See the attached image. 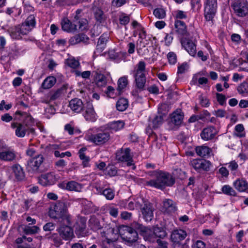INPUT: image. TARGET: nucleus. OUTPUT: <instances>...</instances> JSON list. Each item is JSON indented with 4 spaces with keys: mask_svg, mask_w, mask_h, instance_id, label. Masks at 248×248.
Listing matches in <instances>:
<instances>
[{
    "mask_svg": "<svg viewBox=\"0 0 248 248\" xmlns=\"http://www.w3.org/2000/svg\"><path fill=\"white\" fill-rule=\"evenodd\" d=\"M170 105L167 103L161 104L158 108V112L159 115H162L163 117L165 116L170 110Z\"/></svg>",
    "mask_w": 248,
    "mask_h": 248,
    "instance_id": "37998d69",
    "label": "nucleus"
},
{
    "mask_svg": "<svg viewBox=\"0 0 248 248\" xmlns=\"http://www.w3.org/2000/svg\"><path fill=\"white\" fill-rule=\"evenodd\" d=\"M117 159L122 162H126L128 166H133L132 169L135 170L136 166L133 163L132 156L130 155V149L129 148L121 149L116 154Z\"/></svg>",
    "mask_w": 248,
    "mask_h": 248,
    "instance_id": "4468645a",
    "label": "nucleus"
},
{
    "mask_svg": "<svg viewBox=\"0 0 248 248\" xmlns=\"http://www.w3.org/2000/svg\"><path fill=\"white\" fill-rule=\"evenodd\" d=\"M8 31L11 37L14 39H20L21 35L28 34L27 32V30L23 28L21 24L11 27Z\"/></svg>",
    "mask_w": 248,
    "mask_h": 248,
    "instance_id": "f3484780",
    "label": "nucleus"
},
{
    "mask_svg": "<svg viewBox=\"0 0 248 248\" xmlns=\"http://www.w3.org/2000/svg\"><path fill=\"white\" fill-rule=\"evenodd\" d=\"M152 228L157 239L161 240L167 236V232L164 228L156 225L153 226Z\"/></svg>",
    "mask_w": 248,
    "mask_h": 248,
    "instance_id": "2f4dec72",
    "label": "nucleus"
},
{
    "mask_svg": "<svg viewBox=\"0 0 248 248\" xmlns=\"http://www.w3.org/2000/svg\"><path fill=\"white\" fill-rule=\"evenodd\" d=\"M133 226L139 230V232L143 236L145 241L151 243L157 242L158 239L156 238L153 229H149L136 222H134Z\"/></svg>",
    "mask_w": 248,
    "mask_h": 248,
    "instance_id": "6e6552de",
    "label": "nucleus"
},
{
    "mask_svg": "<svg viewBox=\"0 0 248 248\" xmlns=\"http://www.w3.org/2000/svg\"><path fill=\"white\" fill-rule=\"evenodd\" d=\"M167 58L170 64H174L177 62L176 55L173 52H169L167 55Z\"/></svg>",
    "mask_w": 248,
    "mask_h": 248,
    "instance_id": "5fc2aeb1",
    "label": "nucleus"
},
{
    "mask_svg": "<svg viewBox=\"0 0 248 248\" xmlns=\"http://www.w3.org/2000/svg\"><path fill=\"white\" fill-rule=\"evenodd\" d=\"M49 217L59 223L72 224L71 216L68 213L66 204L62 202H58L49 209Z\"/></svg>",
    "mask_w": 248,
    "mask_h": 248,
    "instance_id": "f03ea898",
    "label": "nucleus"
},
{
    "mask_svg": "<svg viewBox=\"0 0 248 248\" xmlns=\"http://www.w3.org/2000/svg\"><path fill=\"white\" fill-rule=\"evenodd\" d=\"M78 38V42L80 43L82 42L83 43H87L89 40V37L84 33H79L77 34Z\"/></svg>",
    "mask_w": 248,
    "mask_h": 248,
    "instance_id": "bf43d9fd",
    "label": "nucleus"
},
{
    "mask_svg": "<svg viewBox=\"0 0 248 248\" xmlns=\"http://www.w3.org/2000/svg\"><path fill=\"white\" fill-rule=\"evenodd\" d=\"M82 0H58V1L62 4L70 5H76L81 2Z\"/></svg>",
    "mask_w": 248,
    "mask_h": 248,
    "instance_id": "4d7b16f0",
    "label": "nucleus"
},
{
    "mask_svg": "<svg viewBox=\"0 0 248 248\" xmlns=\"http://www.w3.org/2000/svg\"><path fill=\"white\" fill-rule=\"evenodd\" d=\"M182 46L187 52L192 56L196 54V47L195 44L190 40H186L181 42Z\"/></svg>",
    "mask_w": 248,
    "mask_h": 248,
    "instance_id": "393cba45",
    "label": "nucleus"
},
{
    "mask_svg": "<svg viewBox=\"0 0 248 248\" xmlns=\"http://www.w3.org/2000/svg\"><path fill=\"white\" fill-rule=\"evenodd\" d=\"M105 93L110 98H114L115 96V90L114 88L111 86H109L107 87Z\"/></svg>",
    "mask_w": 248,
    "mask_h": 248,
    "instance_id": "052dcab7",
    "label": "nucleus"
},
{
    "mask_svg": "<svg viewBox=\"0 0 248 248\" xmlns=\"http://www.w3.org/2000/svg\"><path fill=\"white\" fill-rule=\"evenodd\" d=\"M61 25L62 29L64 31L68 32H74L77 30V25L73 23L67 18L62 19L61 22Z\"/></svg>",
    "mask_w": 248,
    "mask_h": 248,
    "instance_id": "5701e85b",
    "label": "nucleus"
},
{
    "mask_svg": "<svg viewBox=\"0 0 248 248\" xmlns=\"http://www.w3.org/2000/svg\"><path fill=\"white\" fill-rule=\"evenodd\" d=\"M66 188L69 191L80 192L82 188V186L80 184L75 181H71L66 184Z\"/></svg>",
    "mask_w": 248,
    "mask_h": 248,
    "instance_id": "f704fd0d",
    "label": "nucleus"
},
{
    "mask_svg": "<svg viewBox=\"0 0 248 248\" xmlns=\"http://www.w3.org/2000/svg\"><path fill=\"white\" fill-rule=\"evenodd\" d=\"M11 127L13 128H16L15 133L18 137L23 138L25 137L26 132H28V135L31 134L29 132V127H27L21 123H12Z\"/></svg>",
    "mask_w": 248,
    "mask_h": 248,
    "instance_id": "412c9836",
    "label": "nucleus"
},
{
    "mask_svg": "<svg viewBox=\"0 0 248 248\" xmlns=\"http://www.w3.org/2000/svg\"><path fill=\"white\" fill-rule=\"evenodd\" d=\"M12 173L14 174L17 181H22L25 178V174L23 169L18 164H16L10 167Z\"/></svg>",
    "mask_w": 248,
    "mask_h": 248,
    "instance_id": "aec40b11",
    "label": "nucleus"
},
{
    "mask_svg": "<svg viewBox=\"0 0 248 248\" xmlns=\"http://www.w3.org/2000/svg\"><path fill=\"white\" fill-rule=\"evenodd\" d=\"M62 91L61 90H58L54 93H51L50 95V101L55 100L58 99L61 95Z\"/></svg>",
    "mask_w": 248,
    "mask_h": 248,
    "instance_id": "338daca9",
    "label": "nucleus"
},
{
    "mask_svg": "<svg viewBox=\"0 0 248 248\" xmlns=\"http://www.w3.org/2000/svg\"><path fill=\"white\" fill-rule=\"evenodd\" d=\"M217 8V0H207L205 4L204 15L207 21L212 20L216 15Z\"/></svg>",
    "mask_w": 248,
    "mask_h": 248,
    "instance_id": "f8f14e48",
    "label": "nucleus"
},
{
    "mask_svg": "<svg viewBox=\"0 0 248 248\" xmlns=\"http://www.w3.org/2000/svg\"><path fill=\"white\" fill-rule=\"evenodd\" d=\"M87 219L85 217L79 216L76 221L74 227L75 233L78 238L85 237L88 235V232L86 227Z\"/></svg>",
    "mask_w": 248,
    "mask_h": 248,
    "instance_id": "9b49d317",
    "label": "nucleus"
},
{
    "mask_svg": "<svg viewBox=\"0 0 248 248\" xmlns=\"http://www.w3.org/2000/svg\"><path fill=\"white\" fill-rule=\"evenodd\" d=\"M110 139L109 132L105 130H98L96 133L87 137L88 140L97 145H101L107 142Z\"/></svg>",
    "mask_w": 248,
    "mask_h": 248,
    "instance_id": "0eeeda50",
    "label": "nucleus"
},
{
    "mask_svg": "<svg viewBox=\"0 0 248 248\" xmlns=\"http://www.w3.org/2000/svg\"><path fill=\"white\" fill-rule=\"evenodd\" d=\"M128 82L127 78L126 76H124L119 79L117 89L119 94H120L123 90L126 87L128 84Z\"/></svg>",
    "mask_w": 248,
    "mask_h": 248,
    "instance_id": "e433bc0d",
    "label": "nucleus"
},
{
    "mask_svg": "<svg viewBox=\"0 0 248 248\" xmlns=\"http://www.w3.org/2000/svg\"><path fill=\"white\" fill-rule=\"evenodd\" d=\"M205 244L202 241L198 240L194 242L191 246L192 248H206Z\"/></svg>",
    "mask_w": 248,
    "mask_h": 248,
    "instance_id": "e2e57ef3",
    "label": "nucleus"
},
{
    "mask_svg": "<svg viewBox=\"0 0 248 248\" xmlns=\"http://www.w3.org/2000/svg\"><path fill=\"white\" fill-rule=\"evenodd\" d=\"M130 21L129 16L124 13L122 14L119 17L120 23L121 25H125L127 24Z\"/></svg>",
    "mask_w": 248,
    "mask_h": 248,
    "instance_id": "864d4df0",
    "label": "nucleus"
},
{
    "mask_svg": "<svg viewBox=\"0 0 248 248\" xmlns=\"http://www.w3.org/2000/svg\"><path fill=\"white\" fill-rule=\"evenodd\" d=\"M184 115L181 109H177L171 116V122L175 125H180L183 120Z\"/></svg>",
    "mask_w": 248,
    "mask_h": 248,
    "instance_id": "cd10ccee",
    "label": "nucleus"
},
{
    "mask_svg": "<svg viewBox=\"0 0 248 248\" xmlns=\"http://www.w3.org/2000/svg\"><path fill=\"white\" fill-rule=\"evenodd\" d=\"M44 158L42 155H39L31 159L27 162L28 170L37 173L45 171L46 169L44 166Z\"/></svg>",
    "mask_w": 248,
    "mask_h": 248,
    "instance_id": "39448f33",
    "label": "nucleus"
},
{
    "mask_svg": "<svg viewBox=\"0 0 248 248\" xmlns=\"http://www.w3.org/2000/svg\"><path fill=\"white\" fill-rule=\"evenodd\" d=\"M233 186L239 192H244L248 188V182L243 179H238L235 181Z\"/></svg>",
    "mask_w": 248,
    "mask_h": 248,
    "instance_id": "c85d7f7f",
    "label": "nucleus"
},
{
    "mask_svg": "<svg viewBox=\"0 0 248 248\" xmlns=\"http://www.w3.org/2000/svg\"><path fill=\"white\" fill-rule=\"evenodd\" d=\"M39 230V228L37 226H30L29 225L25 227L23 232L26 234H33L38 232Z\"/></svg>",
    "mask_w": 248,
    "mask_h": 248,
    "instance_id": "c03bdc74",
    "label": "nucleus"
},
{
    "mask_svg": "<svg viewBox=\"0 0 248 248\" xmlns=\"http://www.w3.org/2000/svg\"><path fill=\"white\" fill-rule=\"evenodd\" d=\"M222 192L228 195L235 196L236 192L230 186L225 185L222 187Z\"/></svg>",
    "mask_w": 248,
    "mask_h": 248,
    "instance_id": "de8ad7c7",
    "label": "nucleus"
},
{
    "mask_svg": "<svg viewBox=\"0 0 248 248\" xmlns=\"http://www.w3.org/2000/svg\"><path fill=\"white\" fill-rule=\"evenodd\" d=\"M176 31L181 35H186L187 33L186 26L185 23L181 20H176L175 22Z\"/></svg>",
    "mask_w": 248,
    "mask_h": 248,
    "instance_id": "7c9ffc66",
    "label": "nucleus"
},
{
    "mask_svg": "<svg viewBox=\"0 0 248 248\" xmlns=\"http://www.w3.org/2000/svg\"><path fill=\"white\" fill-rule=\"evenodd\" d=\"M238 92L242 95L248 94V83L244 82L237 87Z\"/></svg>",
    "mask_w": 248,
    "mask_h": 248,
    "instance_id": "09e8293b",
    "label": "nucleus"
},
{
    "mask_svg": "<svg viewBox=\"0 0 248 248\" xmlns=\"http://www.w3.org/2000/svg\"><path fill=\"white\" fill-rule=\"evenodd\" d=\"M69 106L73 111L77 113L80 112L83 108L82 100L78 98L72 99L69 102Z\"/></svg>",
    "mask_w": 248,
    "mask_h": 248,
    "instance_id": "a878e982",
    "label": "nucleus"
},
{
    "mask_svg": "<svg viewBox=\"0 0 248 248\" xmlns=\"http://www.w3.org/2000/svg\"><path fill=\"white\" fill-rule=\"evenodd\" d=\"M133 225L134 222L131 223V226H123L119 231L122 239L128 245H132L138 239L139 230L134 227Z\"/></svg>",
    "mask_w": 248,
    "mask_h": 248,
    "instance_id": "20e7f679",
    "label": "nucleus"
},
{
    "mask_svg": "<svg viewBox=\"0 0 248 248\" xmlns=\"http://www.w3.org/2000/svg\"><path fill=\"white\" fill-rule=\"evenodd\" d=\"M71 224L60 223L57 231L61 238L64 240H71L74 237L73 228L70 226Z\"/></svg>",
    "mask_w": 248,
    "mask_h": 248,
    "instance_id": "9d476101",
    "label": "nucleus"
},
{
    "mask_svg": "<svg viewBox=\"0 0 248 248\" xmlns=\"http://www.w3.org/2000/svg\"><path fill=\"white\" fill-rule=\"evenodd\" d=\"M94 17L100 23H103L106 20V16L103 12L100 9L97 8L94 11Z\"/></svg>",
    "mask_w": 248,
    "mask_h": 248,
    "instance_id": "79ce46f5",
    "label": "nucleus"
},
{
    "mask_svg": "<svg viewBox=\"0 0 248 248\" xmlns=\"http://www.w3.org/2000/svg\"><path fill=\"white\" fill-rule=\"evenodd\" d=\"M153 14L155 17L158 19L164 18L166 16L165 10L161 8H155L154 10Z\"/></svg>",
    "mask_w": 248,
    "mask_h": 248,
    "instance_id": "49530a36",
    "label": "nucleus"
},
{
    "mask_svg": "<svg viewBox=\"0 0 248 248\" xmlns=\"http://www.w3.org/2000/svg\"><path fill=\"white\" fill-rule=\"evenodd\" d=\"M77 24L78 25L79 29L81 31L88 29V22L85 18L81 19Z\"/></svg>",
    "mask_w": 248,
    "mask_h": 248,
    "instance_id": "603ef678",
    "label": "nucleus"
},
{
    "mask_svg": "<svg viewBox=\"0 0 248 248\" xmlns=\"http://www.w3.org/2000/svg\"><path fill=\"white\" fill-rule=\"evenodd\" d=\"M145 66L146 64L144 62L140 61L133 71L136 87L140 91L145 90V84L146 82Z\"/></svg>",
    "mask_w": 248,
    "mask_h": 248,
    "instance_id": "7ed1b4c3",
    "label": "nucleus"
},
{
    "mask_svg": "<svg viewBox=\"0 0 248 248\" xmlns=\"http://www.w3.org/2000/svg\"><path fill=\"white\" fill-rule=\"evenodd\" d=\"M84 118L88 121L94 122L96 119V114L92 105H89L84 114Z\"/></svg>",
    "mask_w": 248,
    "mask_h": 248,
    "instance_id": "c756f323",
    "label": "nucleus"
},
{
    "mask_svg": "<svg viewBox=\"0 0 248 248\" xmlns=\"http://www.w3.org/2000/svg\"><path fill=\"white\" fill-rule=\"evenodd\" d=\"M197 155L201 157H205L209 155L210 149L207 146L197 147L195 149Z\"/></svg>",
    "mask_w": 248,
    "mask_h": 248,
    "instance_id": "4c0bfd02",
    "label": "nucleus"
},
{
    "mask_svg": "<svg viewBox=\"0 0 248 248\" xmlns=\"http://www.w3.org/2000/svg\"><path fill=\"white\" fill-rule=\"evenodd\" d=\"M199 99L200 101V104L202 107H207L209 106V101L207 98L204 97L201 95L199 96Z\"/></svg>",
    "mask_w": 248,
    "mask_h": 248,
    "instance_id": "0e129e2a",
    "label": "nucleus"
},
{
    "mask_svg": "<svg viewBox=\"0 0 248 248\" xmlns=\"http://www.w3.org/2000/svg\"><path fill=\"white\" fill-rule=\"evenodd\" d=\"M23 28L27 30V33H29L35 27L36 20L35 17L33 15H30L26 19L25 21L21 24Z\"/></svg>",
    "mask_w": 248,
    "mask_h": 248,
    "instance_id": "b1692460",
    "label": "nucleus"
},
{
    "mask_svg": "<svg viewBox=\"0 0 248 248\" xmlns=\"http://www.w3.org/2000/svg\"><path fill=\"white\" fill-rule=\"evenodd\" d=\"M103 195L108 200H112L115 196L114 191L110 188H106L104 189Z\"/></svg>",
    "mask_w": 248,
    "mask_h": 248,
    "instance_id": "3c124183",
    "label": "nucleus"
},
{
    "mask_svg": "<svg viewBox=\"0 0 248 248\" xmlns=\"http://www.w3.org/2000/svg\"><path fill=\"white\" fill-rule=\"evenodd\" d=\"M56 224L49 222L45 224L43 226V230L45 232H50L55 230Z\"/></svg>",
    "mask_w": 248,
    "mask_h": 248,
    "instance_id": "6e6d98bb",
    "label": "nucleus"
},
{
    "mask_svg": "<svg viewBox=\"0 0 248 248\" xmlns=\"http://www.w3.org/2000/svg\"><path fill=\"white\" fill-rule=\"evenodd\" d=\"M143 203L140 205L141 212L144 220L147 222L151 221L154 217L155 208L152 203L148 201L142 200Z\"/></svg>",
    "mask_w": 248,
    "mask_h": 248,
    "instance_id": "ddd939ff",
    "label": "nucleus"
},
{
    "mask_svg": "<svg viewBox=\"0 0 248 248\" xmlns=\"http://www.w3.org/2000/svg\"><path fill=\"white\" fill-rule=\"evenodd\" d=\"M88 223L89 226L94 231H96L102 228L99 220L94 216L91 217Z\"/></svg>",
    "mask_w": 248,
    "mask_h": 248,
    "instance_id": "72a5a7b5",
    "label": "nucleus"
},
{
    "mask_svg": "<svg viewBox=\"0 0 248 248\" xmlns=\"http://www.w3.org/2000/svg\"><path fill=\"white\" fill-rule=\"evenodd\" d=\"M16 158L15 154L12 151H7L0 153V159L11 161Z\"/></svg>",
    "mask_w": 248,
    "mask_h": 248,
    "instance_id": "c9c22d12",
    "label": "nucleus"
},
{
    "mask_svg": "<svg viewBox=\"0 0 248 248\" xmlns=\"http://www.w3.org/2000/svg\"><path fill=\"white\" fill-rule=\"evenodd\" d=\"M128 0H113L112 5L116 7H120L124 5Z\"/></svg>",
    "mask_w": 248,
    "mask_h": 248,
    "instance_id": "69168bd1",
    "label": "nucleus"
},
{
    "mask_svg": "<svg viewBox=\"0 0 248 248\" xmlns=\"http://www.w3.org/2000/svg\"><path fill=\"white\" fill-rule=\"evenodd\" d=\"M163 122V116L159 115L156 116L153 120V127L154 129L157 128L162 124Z\"/></svg>",
    "mask_w": 248,
    "mask_h": 248,
    "instance_id": "8fccbe9b",
    "label": "nucleus"
},
{
    "mask_svg": "<svg viewBox=\"0 0 248 248\" xmlns=\"http://www.w3.org/2000/svg\"><path fill=\"white\" fill-rule=\"evenodd\" d=\"M82 12V10L78 9L75 13V14L74 16V19L73 20V22L74 23H77L78 21L80 20L81 19L83 18L81 17V16L80 14Z\"/></svg>",
    "mask_w": 248,
    "mask_h": 248,
    "instance_id": "680f3d73",
    "label": "nucleus"
},
{
    "mask_svg": "<svg viewBox=\"0 0 248 248\" xmlns=\"http://www.w3.org/2000/svg\"><path fill=\"white\" fill-rule=\"evenodd\" d=\"M187 236L186 232L182 229L174 230L170 235V239L172 242V246L174 248H183L182 241L184 240Z\"/></svg>",
    "mask_w": 248,
    "mask_h": 248,
    "instance_id": "1a4fd4ad",
    "label": "nucleus"
},
{
    "mask_svg": "<svg viewBox=\"0 0 248 248\" xmlns=\"http://www.w3.org/2000/svg\"><path fill=\"white\" fill-rule=\"evenodd\" d=\"M217 133V129L214 126H210L202 130L201 133V137L204 140H209L214 139Z\"/></svg>",
    "mask_w": 248,
    "mask_h": 248,
    "instance_id": "6ab92c4d",
    "label": "nucleus"
},
{
    "mask_svg": "<svg viewBox=\"0 0 248 248\" xmlns=\"http://www.w3.org/2000/svg\"><path fill=\"white\" fill-rule=\"evenodd\" d=\"M124 125V122L121 121L113 122L110 124L109 128L115 131L122 129Z\"/></svg>",
    "mask_w": 248,
    "mask_h": 248,
    "instance_id": "a18cd8bd",
    "label": "nucleus"
},
{
    "mask_svg": "<svg viewBox=\"0 0 248 248\" xmlns=\"http://www.w3.org/2000/svg\"><path fill=\"white\" fill-rule=\"evenodd\" d=\"M156 243H157V247L156 248H168V243L166 241L158 239Z\"/></svg>",
    "mask_w": 248,
    "mask_h": 248,
    "instance_id": "774afa93",
    "label": "nucleus"
},
{
    "mask_svg": "<svg viewBox=\"0 0 248 248\" xmlns=\"http://www.w3.org/2000/svg\"><path fill=\"white\" fill-rule=\"evenodd\" d=\"M56 81L55 78L54 77H48L43 81L42 87L45 89H49L55 84Z\"/></svg>",
    "mask_w": 248,
    "mask_h": 248,
    "instance_id": "58836bf2",
    "label": "nucleus"
},
{
    "mask_svg": "<svg viewBox=\"0 0 248 248\" xmlns=\"http://www.w3.org/2000/svg\"><path fill=\"white\" fill-rule=\"evenodd\" d=\"M162 209L167 214L174 213L177 210L176 203L170 199H165L163 202Z\"/></svg>",
    "mask_w": 248,
    "mask_h": 248,
    "instance_id": "4be33fe9",
    "label": "nucleus"
},
{
    "mask_svg": "<svg viewBox=\"0 0 248 248\" xmlns=\"http://www.w3.org/2000/svg\"><path fill=\"white\" fill-rule=\"evenodd\" d=\"M94 78L96 85L99 87H104L107 84V78L100 72H95Z\"/></svg>",
    "mask_w": 248,
    "mask_h": 248,
    "instance_id": "bb28decb",
    "label": "nucleus"
},
{
    "mask_svg": "<svg viewBox=\"0 0 248 248\" xmlns=\"http://www.w3.org/2000/svg\"><path fill=\"white\" fill-rule=\"evenodd\" d=\"M15 115V119L21 120L22 122L21 124L29 127V132L31 134L35 135V129L31 127L34 124V120L30 113L18 110L16 112Z\"/></svg>",
    "mask_w": 248,
    "mask_h": 248,
    "instance_id": "423d86ee",
    "label": "nucleus"
},
{
    "mask_svg": "<svg viewBox=\"0 0 248 248\" xmlns=\"http://www.w3.org/2000/svg\"><path fill=\"white\" fill-rule=\"evenodd\" d=\"M64 63L70 68L76 69L80 66L78 61L76 60L75 58H69L65 60Z\"/></svg>",
    "mask_w": 248,
    "mask_h": 248,
    "instance_id": "a19ab883",
    "label": "nucleus"
},
{
    "mask_svg": "<svg viewBox=\"0 0 248 248\" xmlns=\"http://www.w3.org/2000/svg\"><path fill=\"white\" fill-rule=\"evenodd\" d=\"M232 7L237 15L243 17L248 14V2L246 0H237Z\"/></svg>",
    "mask_w": 248,
    "mask_h": 248,
    "instance_id": "2eb2a0df",
    "label": "nucleus"
},
{
    "mask_svg": "<svg viewBox=\"0 0 248 248\" xmlns=\"http://www.w3.org/2000/svg\"><path fill=\"white\" fill-rule=\"evenodd\" d=\"M58 180V176L53 172H49L42 175L39 179V182L43 186L52 185Z\"/></svg>",
    "mask_w": 248,
    "mask_h": 248,
    "instance_id": "a211bd4d",
    "label": "nucleus"
},
{
    "mask_svg": "<svg viewBox=\"0 0 248 248\" xmlns=\"http://www.w3.org/2000/svg\"><path fill=\"white\" fill-rule=\"evenodd\" d=\"M109 39V35L107 33H104L99 37L97 44V49H100L101 51L106 46V43Z\"/></svg>",
    "mask_w": 248,
    "mask_h": 248,
    "instance_id": "473e14b6",
    "label": "nucleus"
},
{
    "mask_svg": "<svg viewBox=\"0 0 248 248\" xmlns=\"http://www.w3.org/2000/svg\"><path fill=\"white\" fill-rule=\"evenodd\" d=\"M149 174L155 179L147 181L146 185L157 189L163 190L167 186H172L175 182V178L171 174L161 170L150 171Z\"/></svg>",
    "mask_w": 248,
    "mask_h": 248,
    "instance_id": "f257e3e1",
    "label": "nucleus"
},
{
    "mask_svg": "<svg viewBox=\"0 0 248 248\" xmlns=\"http://www.w3.org/2000/svg\"><path fill=\"white\" fill-rule=\"evenodd\" d=\"M128 106V100L124 98L119 99L116 103V108L120 111L125 110Z\"/></svg>",
    "mask_w": 248,
    "mask_h": 248,
    "instance_id": "ea45409f",
    "label": "nucleus"
},
{
    "mask_svg": "<svg viewBox=\"0 0 248 248\" xmlns=\"http://www.w3.org/2000/svg\"><path fill=\"white\" fill-rule=\"evenodd\" d=\"M216 97L217 101L220 105L223 106L226 104V98L224 95L222 93H217Z\"/></svg>",
    "mask_w": 248,
    "mask_h": 248,
    "instance_id": "13d9d810",
    "label": "nucleus"
},
{
    "mask_svg": "<svg viewBox=\"0 0 248 248\" xmlns=\"http://www.w3.org/2000/svg\"><path fill=\"white\" fill-rule=\"evenodd\" d=\"M190 165L196 170L201 172L202 170L208 171L210 163L209 161L204 159H193L191 161Z\"/></svg>",
    "mask_w": 248,
    "mask_h": 248,
    "instance_id": "dca6fc26",
    "label": "nucleus"
}]
</instances>
